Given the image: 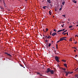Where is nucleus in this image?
<instances>
[{
	"label": "nucleus",
	"mask_w": 78,
	"mask_h": 78,
	"mask_svg": "<svg viewBox=\"0 0 78 78\" xmlns=\"http://www.w3.org/2000/svg\"><path fill=\"white\" fill-rule=\"evenodd\" d=\"M55 59L56 61H57V62H59V58L58 56H55Z\"/></svg>",
	"instance_id": "f257e3e1"
},
{
	"label": "nucleus",
	"mask_w": 78,
	"mask_h": 78,
	"mask_svg": "<svg viewBox=\"0 0 78 78\" xmlns=\"http://www.w3.org/2000/svg\"><path fill=\"white\" fill-rule=\"evenodd\" d=\"M45 39L47 40V39H51V37L50 36V35H48V36L45 35Z\"/></svg>",
	"instance_id": "f03ea898"
},
{
	"label": "nucleus",
	"mask_w": 78,
	"mask_h": 78,
	"mask_svg": "<svg viewBox=\"0 0 78 78\" xmlns=\"http://www.w3.org/2000/svg\"><path fill=\"white\" fill-rule=\"evenodd\" d=\"M60 41H64V40L65 41H66V39H64L63 37H62V38H61L60 39Z\"/></svg>",
	"instance_id": "7ed1b4c3"
},
{
	"label": "nucleus",
	"mask_w": 78,
	"mask_h": 78,
	"mask_svg": "<svg viewBox=\"0 0 78 78\" xmlns=\"http://www.w3.org/2000/svg\"><path fill=\"white\" fill-rule=\"evenodd\" d=\"M65 72L66 73V76H68V74L70 73L69 72H67V71H65Z\"/></svg>",
	"instance_id": "20e7f679"
},
{
	"label": "nucleus",
	"mask_w": 78,
	"mask_h": 78,
	"mask_svg": "<svg viewBox=\"0 0 78 78\" xmlns=\"http://www.w3.org/2000/svg\"><path fill=\"white\" fill-rule=\"evenodd\" d=\"M51 69H50V68H48L47 69V71L46 72L47 73H48V72H50Z\"/></svg>",
	"instance_id": "39448f33"
},
{
	"label": "nucleus",
	"mask_w": 78,
	"mask_h": 78,
	"mask_svg": "<svg viewBox=\"0 0 78 78\" xmlns=\"http://www.w3.org/2000/svg\"><path fill=\"white\" fill-rule=\"evenodd\" d=\"M55 35H57L56 33H54L52 34V36L54 37L55 36Z\"/></svg>",
	"instance_id": "423d86ee"
},
{
	"label": "nucleus",
	"mask_w": 78,
	"mask_h": 78,
	"mask_svg": "<svg viewBox=\"0 0 78 78\" xmlns=\"http://www.w3.org/2000/svg\"><path fill=\"white\" fill-rule=\"evenodd\" d=\"M50 72H51V74H53V73H54V72H53V70H51Z\"/></svg>",
	"instance_id": "0eeeda50"
},
{
	"label": "nucleus",
	"mask_w": 78,
	"mask_h": 78,
	"mask_svg": "<svg viewBox=\"0 0 78 78\" xmlns=\"http://www.w3.org/2000/svg\"><path fill=\"white\" fill-rule=\"evenodd\" d=\"M0 8L2 9V10H3L4 9V8L3 7H2V6H0Z\"/></svg>",
	"instance_id": "6e6552de"
},
{
	"label": "nucleus",
	"mask_w": 78,
	"mask_h": 78,
	"mask_svg": "<svg viewBox=\"0 0 78 78\" xmlns=\"http://www.w3.org/2000/svg\"><path fill=\"white\" fill-rule=\"evenodd\" d=\"M73 3H76L77 2L76 1H75V0H73Z\"/></svg>",
	"instance_id": "1a4fd4ad"
},
{
	"label": "nucleus",
	"mask_w": 78,
	"mask_h": 78,
	"mask_svg": "<svg viewBox=\"0 0 78 78\" xmlns=\"http://www.w3.org/2000/svg\"><path fill=\"white\" fill-rule=\"evenodd\" d=\"M47 2L49 3H51V0H47Z\"/></svg>",
	"instance_id": "9d476101"
},
{
	"label": "nucleus",
	"mask_w": 78,
	"mask_h": 78,
	"mask_svg": "<svg viewBox=\"0 0 78 78\" xmlns=\"http://www.w3.org/2000/svg\"><path fill=\"white\" fill-rule=\"evenodd\" d=\"M64 65L65 66V67H67V64H64Z\"/></svg>",
	"instance_id": "9b49d317"
},
{
	"label": "nucleus",
	"mask_w": 78,
	"mask_h": 78,
	"mask_svg": "<svg viewBox=\"0 0 78 78\" xmlns=\"http://www.w3.org/2000/svg\"><path fill=\"white\" fill-rule=\"evenodd\" d=\"M62 5H64L65 4V1H63L62 3Z\"/></svg>",
	"instance_id": "f8f14e48"
},
{
	"label": "nucleus",
	"mask_w": 78,
	"mask_h": 78,
	"mask_svg": "<svg viewBox=\"0 0 78 78\" xmlns=\"http://www.w3.org/2000/svg\"><path fill=\"white\" fill-rule=\"evenodd\" d=\"M62 5H61V8H60L59 9V11H61V9H62Z\"/></svg>",
	"instance_id": "ddd939ff"
},
{
	"label": "nucleus",
	"mask_w": 78,
	"mask_h": 78,
	"mask_svg": "<svg viewBox=\"0 0 78 78\" xmlns=\"http://www.w3.org/2000/svg\"><path fill=\"white\" fill-rule=\"evenodd\" d=\"M45 8H47V6H44L43 7V9H46Z\"/></svg>",
	"instance_id": "4468645a"
},
{
	"label": "nucleus",
	"mask_w": 78,
	"mask_h": 78,
	"mask_svg": "<svg viewBox=\"0 0 78 78\" xmlns=\"http://www.w3.org/2000/svg\"><path fill=\"white\" fill-rule=\"evenodd\" d=\"M61 31H62V30H59L58 31H57V33H59V32H61Z\"/></svg>",
	"instance_id": "2eb2a0df"
},
{
	"label": "nucleus",
	"mask_w": 78,
	"mask_h": 78,
	"mask_svg": "<svg viewBox=\"0 0 78 78\" xmlns=\"http://www.w3.org/2000/svg\"><path fill=\"white\" fill-rule=\"evenodd\" d=\"M49 13L50 15H51V14H52L51 12L50 11H49Z\"/></svg>",
	"instance_id": "dca6fc26"
},
{
	"label": "nucleus",
	"mask_w": 78,
	"mask_h": 78,
	"mask_svg": "<svg viewBox=\"0 0 78 78\" xmlns=\"http://www.w3.org/2000/svg\"><path fill=\"white\" fill-rule=\"evenodd\" d=\"M62 70H64V71H65V70H66V69L65 68H62Z\"/></svg>",
	"instance_id": "f3484780"
},
{
	"label": "nucleus",
	"mask_w": 78,
	"mask_h": 78,
	"mask_svg": "<svg viewBox=\"0 0 78 78\" xmlns=\"http://www.w3.org/2000/svg\"><path fill=\"white\" fill-rule=\"evenodd\" d=\"M4 5L5 7H6V4H5V3L4 4Z\"/></svg>",
	"instance_id": "a211bd4d"
},
{
	"label": "nucleus",
	"mask_w": 78,
	"mask_h": 78,
	"mask_svg": "<svg viewBox=\"0 0 78 78\" xmlns=\"http://www.w3.org/2000/svg\"><path fill=\"white\" fill-rule=\"evenodd\" d=\"M72 27H73V26H69V28H72Z\"/></svg>",
	"instance_id": "6ab92c4d"
},
{
	"label": "nucleus",
	"mask_w": 78,
	"mask_h": 78,
	"mask_svg": "<svg viewBox=\"0 0 78 78\" xmlns=\"http://www.w3.org/2000/svg\"><path fill=\"white\" fill-rule=\"evenodd\" d=\"M62 61H63V62H66V60H62Z\"/></svg>",
	"instance_id": "aec40b11"
},
{
	"label": "nucleus",
	"mask_w": 78,
	"mask_h": 78,
	"mask_svg": "<svg viewBox=\"0 0 78 78\" xmlns=\"http://www.w3.org/2000/svg\"><path fill=\"white\" fill-rule=\"evenodd\" d=\"M48 30V28H46V32H47V31Z\"/></svg>",
	"instance_id": "412c9836"
},
{
	"label": "nucleus",
	"mask_w": 78,
	"mask_h": 78,
	"mask_svg": "<svg viewBox=\"0 0 78 78\" xmlns=\"http://www.w3.org/2000/svg\"><path fill=\"white\" fill-rule=\"evenodd\" d=\"M51 43H49V44L48 47H50V46H51Z\"/></svg>",
	"instance_id": "4be33fe9"
},
{
	"label": "nucleus",
	"mask_w": 78,
	"mask_h": 78,
	"mask_svg": "<svg viewBox=\"0 0 78 78\" xmlns=\"http://www.w3.org/2000/svg\"><path fill=\"white\" fill-rule=\"evenodd\" d=\"M50 5L51 8L52 7V6H53V5H52V4H50Z\"/></svg>",
	"instance_id": "5701e85b"
},
{
	"label": "nucleus",
	"mask_w": 78,
	"mask_h": 78,
	"mask_svg": "<svg viewBox=\"0 0 78 78\" xmlns=\"http://www.w3.org/2000/svg\"><path fill=\"white\" fill-rule=\"evenodd\" d=\"M61 41H60V40L59 41H57V43H58V42H59Z\"/></svg>",
	"instance_id": "b1692460"
},
{
	"label": "nucleus",
	"mask_w": 78,
	"mask_h": 78,
	"mask_svg": "<svg viewBox=\"0 0 78 78\" xmlns=\"http://www.w3.org/2000/svg\"><path fill=\"white\" fill-rule=\"evenodd\" d=\"M55 11H57V8H55Z\"/></svg>",
	"instance_id": "393cba45"
},
{
	"label": "nucleus",
	"mask_w": 78,
	"mask_h": 78,
	"mask_svg": "<svg viewBox=\"0 0 78 78\" xmlns=\"http://www.w3.org/2000/svg\"><path fill=\"white\" fill-rule=\"evenodd\" d=\"M7 55H8L9 56H11V55L10 54H7Z\"/></svg>",
	"instance_id": "a878e982"
},
{
	"label": "nucleus",
	"mask_w": 78,
	"mask_h": 78,
	"mask_svg": "<svg viewBox=\"0 0 78 78\" xmlns=\"http://www.w3.org/2000/svg\"><path fill=\"white\" fill-rule=\"evenodd\" d=\"M37 73V75H39L40 74V73Z\"/></svg>",
	"instance_id": "bb28decb"
},
{
	"label": "nucleus",
	"mask_w": 78,
	"mask_h": 78,
	"mask_svg": "<svg viewBox=\"0 0 78 78\" xmlns=\"http://www.w3.org/2000/svg\"><path fill=\"white\" fill-rule=\"evenodd\" d=\"M45 42L46 43H47V42H48V40H46V41H45Z\"/></svg>",
	"instance_id": "cd10ccee"
},
{
	"label": "nucleus",
	"mask_w": 78,
	"mask_h": 78,
	"mask_svg": "<svg viewBox=\"0 0 78 78\" xmlns=\"http://www.w3.org/2000/svg\"><path fill=\"white\" fill-rule=\"evenodd\" d=\"M3 3L4 4H5V0H3Z\"/></svg>",
	"instance_id": "c85d7f7f"
},
{
	"label": "nucleus",
	"mask_w": 78,
	"mask_h": 78,
	"mask_svg": "<svg viewBox=\"0 0 78 78\" xmlns=\"http://www.w3.org/2000/svg\"><path fill=\"white\" fill-rule=\"evenodd\" d=\"M54 52H55V54H56V51H54Z\"/></svg>",
	"instance_id": "c756f323"
},
{
	"label": "nucleus",
	"mask_w": 78,
	"mask_h": 78,
	"mask_svg": "<svg viewBox=\"0 0 78 78\" xmlns=\"http://www.w3.org/2000/svg\"><path fill=\"white\" fill-rule=\"evenodd\" d=\"M69 41H72V38H71L69 40Z\"/></svg>",
	"instance_id": "7c9ffc66"
},
{
	"label": "nucleus",
	"mask_w": 78,
	"mask_h": 78,
	"mask_svg": "<svg viewBox=\"0 0 78 78\" xmlns=\"http://www.w3.org/2000/svg\"><path fill=\"white\" fill-rule=\"evenodd\" d=\"M51 33H52V32H51H51L50 33V35H51Z\"/></svg>",
	"instance_id": "2f4dec72"
},
{
	"label": "nucleus",
	"mask_w": 78,
	"mask_h": 78,
	"mask_svg": "<svg viewBox=\"0 0 78 78\" xmlns=\"http://www.w3.org/2000/svg\"><path fill=\"white\" fill-rule=\"evenodd\" d=\"M54 31H55V32H56V29L54 30Z\"/></svg>",
	"instance_id": "473e14b6"
},
{
	"label": "nucleus",
	"mask_w": 78,
	"mask_h": 78,
	"mask_svg": "<svg viewBox=\"0 0 78 78\" xmlns=\"http://www.w3.org/2000/svg\"><path fill=\"white\" fill-rule=\"evenodd\" d=\"M56 48H58V44H56Z\"/></svg>",
	"instance_id": "72a5a7b5"
},
{
	"label": "nucleus",
	"mask_w": 78,
	"mask_h": 78,
	"mask_svg": "<svg viewBox=\"0 0 78 78\" xmlns=\"http://www.w3.org/2000/svg\"><path fill=\"white\" fill-rule=\"evenodd\" d=\"M64 33H65V32L64 31L63 32H62V34H64Z\"/></svg>",
	"instance_id": "f704fd0d"
},
{
	"label": "nucleus",
	"mask_w": 78,
	"mask_h": 78,
	"mask_svg": "<svg viewBox=\"0 0 78 78\" xmlns=\"http://www.w3.org/2000/svg\"><path fill=\"white\" fill-rule=\"evenodd\" d=\"M63 34V35H66V33H65Z\"/></svg>",
	"instance_id": "c9c22d12"
},
{
	"label": "nucleus",
	"mask_w": 78,
	"mask_h": 78,
	"mask_svg": "<svg viewBox=\"0 0 78 78\" xmlns=\"http://www.w3.org/2000/svg\"><path fill=\"white\" fill-rule=\"evenodd\" d=\"M62 16H63V17H65L66 16H65V15H63Z\"/></svg>",
	"instance_id": "e433bc0d"
},
{
	"label": "nucleus",
	"mask_w": 78,
	"mask_h": 78,
	"mask_svg": "<svg viewBox=\"0 0 78 78\" xmlns=\"http://www.w3.org/2000/svg\"><path fill=\"white\" fill-rule=\"evenodd\" d=\"M20 66H21V67H23V66H22V65L20 64Z\"/></svg>",
	"instance_id": "4c0bfd02"
},
{
	"label": "nucleus",
	"mask_w": 78,
	"mask_h": 78,
	"mask_svg": "<svg viewBox=\"0 0 78 78\" xmlns=\"http://www.w3.org/2000/svg\"><path fill=\"white\" fill-rule=\"evenodd\" d=\"M64 30H65V29H63L62 30V31H64Z\"/></svg>",
	"instance_id": "58836bf2"
},
{
	"label": "nucleus",
	"mask_w": 78,
	"mask_h": 78,
	"mask_svg": "<svg viewBox=\"0 0 78 78\" xmlns=\"http://www.w3.org/2000/svg\"><path fill=\"white\" fill-rule=\"evenodd\" d=\"M61 27H64V25H62L61 26Z\"/></svg>",
	"instance_id": "ea45409f"
},
{
	"label": "nucleus",
	"mask_w": 78,
	"mask_h": 78,
	"mask_svg": "<svg viewBox=\"0 0 78 78\" xmlns=\"http://www.w3.org/2000/svg\"><path fill=\"white\" fill-rule=\"evenodd\" d=\"M67 31V30H66L64 31L65 32H65H66V31Z\"/></svg>",
	"instance_id": "a19ab883"
},
{
	"label": "nucleus",
	"mask_w": 78,
	"mask_h": 78,
	"mask_svg": "<svg viewBox=\"0 0 78 78\" xmlns=\"http://www.w3.org/2000/svg\"><path fill=\"white\" fill-rule=\"evenodd\" d=\"M5 54H7V55H8V53L5 52Z\"/></svg>",
	"instance_id": "79ce46f5"
},
{
	"label": "nucleus",
	"mask_w": 78,
	"mask_h": 78,
	"mask_svg": "<svg viewBox=\"0 0 78 78\" xmlns=\"http://www.w3.org/2000/svg\"><path fill=\"white\" fill-rule=\"evenodd\" d=\"M43 30L44 31V32H45V33L46 32V31H45L44 30H44Z\"/></svg>",
	"instance_id": "37998d69"
},
{
	"label": "nucleus",
	"mask_w": 78,
	"mask_h": 78,
	"mask_svg": "<svg viewBox=\"0 0 78 78\" xmlns=\"http://www.w3.org/2000/svg\"><path fill=\"white\" fill-rule=\"evenodd\" d=\"M76 36H77V37H78V36L77 35H76L75 36V37H76Z\"/></svg>",
	"instance_id": "c03bdc74"
},
{
	"label": "nucleus",
	"mask_w": 78,
	"mask_h": 78,
	"mask_svg": "<svg viewBox=\"0 0 78 78\" xmlns=\"http://www.w3.org/2000/svg\"><path fill=\"white\" fill-rule=\"evenodd\" d=\"M66 34H67V36H68V32H67Z\"/></svg>",
	"instance_id": "a18cd8bd"
},
{
	"label": "nucleus",
	"mask_w": 78,
	"mask_h": 78,
	"mask_svg": "<svg viewBox=\"0 0 78 78\" xmlns=\"http://www.w3.org/2000/svg\"><path fill=\"white\" fill-rule=\"evenodd\" d=\"M70 30H73V28L71 29Z\"/></svg>",
	"instance_id": "49530a36"
},
{
	"label": "nucleus",
	"mask_w": 78,
	"mask_h": 78,
	"mask_svg": "<svg viewBox=\"0 0 78 78\" xmlns=\"http://www.w3.org/2000/svg\"><path fill=\"white\" fill-rule=\"evenodd\" d=\"M77 43V42H75V43H74V44H76Z\"/></svg>",
	"instance_id": "de8ad7c7"
},
{
	"label": "nucleus",
	"mask_w": 78,
	"mask_h": 78,
	"mask_svg": "<svg viewBox=\"0 0 78 78\" xmlns=\"http://www.w3.org/2000/svg\"><path fill=\"white\" fill-rule=\"evenodd\" d=\"M63 38L65 39V38H67V37H63Z\"/></svg>",
	"instance_id": "09e8293b"
},
{
	"label": "nucleus",
	"mask_w": 78,
	"mask_h": 78,
	"mask_svg": "<svg viewBox=\"0 0 78 78\" xmlns=\"http://www.w3.org/2000/svg\"><path fill=\"white\" fill-rule=\"evenodd\" d=\"M77 56V55H76L75 56V58L76 57V56Z\"/></svg>",
	"instance_id": "8fccbe9b"
},
{
	"label": "nucleus",
	"mask_w": 78,
	"mask_h": 78,
	"mask_svg": "<svg viewBox=\"0 0 78 78\" xmlns=\"http://www.w3.org/2000/svg\"><path fill=\"white\" fill-rule=\"evenodd\" d=\"M74 48H75V49H76V48H75V47H74Z\"/></svg>",
	"instance_id": "3c124183"
},
{
	"label": "nucleus",
	"mask_w": 78,
	"mask_h": 78,
	"mask_svg": "<svg viewBox=\"0 0 78 78\" xmlns=\"http://www.w3.org/2000/svg\"><path fill=\"white\" fill-rule=\"evenodd\" d=\"M40 75L41 76H42V75L41 74H40Z\"/></svg>",
	"instance_id": "603ef678"
},
{
	"label": "nucleus",
	"mask_w": 78,
	"mask_h": 78,
	"mask_svg": "<svg viewBox=\"0 0 78 78\" xmlns=\"http://www.w3.org/2000/svg\"><path fill=\"white\" fill-rule=\"evenodd\" d=\"M74 51L75 52H76V50H74Z\"/></svg>",
	"instance_id": "864d4df0"
},
{
	"label": "nucleus",
	"mask_w": 78,
	"mask_h": 78,
	"mask_svg": "<svg viewBox=\"0 0 78 78\" xmlns=\"http://www.w3.org/2000/svg\"><path fill=\"white\" fill-rule=\"evenodd\" d=\"M53 18L55 17V16H53Z\"/></svg>",
	"instance_id": "5fc2aeb1"
},
{
	"label": "nucleus",
	"mask_w": 78,
	"mask_h": 78,
	"mask_svg": "<svg viewBox=\"0 0 78 78\" xmlns=\"http://www.w3.org/2000/svg\"><path fill=\"white\" fill-rule=\"evenodd\" d=\"M76 50H77V51H78V49H76Z\"/></svg>",
	"instance_id": "6e6d98bb"
},
{
	"label": "nucleus",
	"mask_w": 78,
	"mask_h": 78,
	"mask_svg": "<svg viewBox=\"0 0 78 78\" xmlns=\"http://www.w3.org/2000/svg\"><path fill=\"white\" fill-rule=\"evenodd\" d=\"M76 27H78V25H76Z\"/></svg>",
	"instance_id": "4d7b16f0"
},
{
	"label": "nucleus",
	"mask_w": 78,
	"mask_h": 78,
	"mask_svg": "<svg viewBox=\"0 0 78 78\" xmlns=\"http://www.w3.org/2000/svg\"><path fill=\"white\" fill-rule=\"evenodd\" d=\"M44 0L43 1H42V2H44Z\"/></svg>",
	"instance_id": "13d9d810"
},
{
	"label": "nucleus",
	"mask_w": 78,
	"mask_h": 78,
	"mask_svg": "<svg viewBox=\"0 0 78 78\" xmlns=\"http://www.w3.org/2000/svg\"><path fill=\"white\" fill-rule=\"evenodd\" d=\"M73 72H72L71 73H73Z\"/></svg>",
	"instance_id": "bf43d9fd"
},
{
	"label": "nucleus",
	"mask_w": 78,
	"mask_h": 78,
	"mask_svg": "<svg viewBox=\"0 0 78 78\" xmlns=\"http://www.w3.org/2000/svg\"><path fill=\"white\" fill-rule=\"evenodd\" d=\"M23 67V68H24V69H25V67Z\"/></svg>",
	"instance_id": "052dcab7"
},
{
	"label": "nucleus",
	"mask_w": 78,
	"mask_h": 78,
	"mask_svg": "<svg viewBox=\"0 0 78 78\" xmlns=\"http://www.w3.org/2000/svg\"><path fill=\"white\" fill-rule=\"evenodd\" d=\"M68 21H70V20H68Z\"/></svg>",
	"instance_id": "680f3d73"
},
{
	"label": "nucleus",
	"mask_w": 78,
	"mask_h": 78,
	"mask_svg": "<svg viewBox=\"0 0 78 78\" xmlns=\"http://www.w3.org/2000/svg\"><path fill=\"white\" fill-rule=\"evenodd\" d=\"M52 42H53V41H52Z\"/></svg>",
	"instance_id": "e2e57ef3"
},
{
	"label": "nucleus",
	"mask_w": 78,
	"mask_h": 78,
	"mask_svg": "<svg viewBox=\"0 0 78 78\" xmlns=\"http://www.w3.org/2000/svg\"><path fill=\"white\" fill-rule=\"evenodd\" d=\"M63 25H65L64 24H63Z\"/></svg>",
	"instance_id": "0e129e2a"
},
{
	"label": "nucleus",
	"mask_w": 78,
	"mask_h": 78,
	"mask_svg": "<svg viewBox=\"0 0 78 78\" xmlns=\"http://www.w3.org/2000/svg\"><path fill=\"white\" fill-rule=\"evenodd\" d=\"M52 48H54V47H53Z\"/></svg>",
	"instance_id": "69168bd1"
},
{
	"label": "nucleus",
	"mask_w": 78,
	"mask_h": 78,
	"mask_svg": "<svg viewBox=\"0 0 78 78\" xmlns=\"http://www.w3.org/2000/svg\"><path fill=\"white\" fill-rule=\"evenodd\" d=\"M25 1H27V0H25Z\"/></svg>",
	"instance_id": "338daca9"
},
{
	"label": "nucleus",
	"mask_w": 78,
	"mask_h": 78,
	"mask_svg": "<svg viewBox=\"0 0 78 78\" xmlns=\"http://www.w3.org/2000/svg\"><path fill=\"white\" fill-rule=\"evenodd\" d=\"M41 36H42V35H41Z\"/></svg>",
	"instance_id": "774afa93"
}]
</instances>
